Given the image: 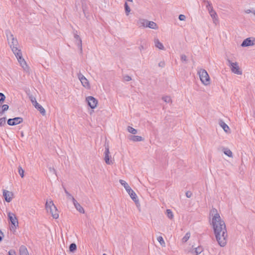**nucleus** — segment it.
Wrapping results in <instances>:
<instances>
[{
	"label": "nucleus",
	"mask_w": 255,
	"mask_h": 255,
	"mask_svg": "<svg viewBox=\"0 0 255 255\" xmlns=\"http://www.w3.org/2000/svg\"><path fill=\"white\" fill-rule=\"evenodd\" d=\"M209 223L213 232L227 228L221 212L215 208H212L210 211Z\"/></svg>",
	"instance_id": "f257e3e1"
},
{
	"label": "nucleus",
	"mask_w": 255,
	"mask_h": 255,
	"mask_svg": "<svg viewBox=\"0 0 255 255\" xmlns=\"http://www.w3.org/2000/svg\"><path fill=\"white\" fill-rule=\"evenodd\" d=\"M128 128H131L130 126H128Z\"/></svg>",
	"instance_id": "4d7b16f0"
},
{
	"label": "nucleus",
	"mask_w": 255,
	"mask_h": 255,
	"mask_svg": "<svg viewBox=\"0 0 255 255\" xmlns=\"http://www.w3.org/2000/svg\"><path fill=\"white\" fill-rule=\"evenodd\" d=\"M180 58L183 63H186L187 62V57L185 54L181 55Z\"/></svg>",
	"instance_id": "4c0bfd02"
},
{
	"label": "nucleus",
	"mask_w": 255,
	"mask_h": 255,
	"mask_svg": "<svg viewBox=\"0 0 255 255\" xmlns=\"http://www.w3.org/2000/svg\"><path fill=\"white\" fill-rule=\"evenodd\" d=\"M8 255H16V254L14 250H10L8 252Z\"/></svg>",
	"instance_id": "a18cd8bd"
},
{
	"label": "nucleus",
	"mask_w": 255,
	"mask_h": 255,
	"mask_svg": "<svg viewBox=\"0 0 255 255\" xmlns=\"http://www.w3.org/2000/svg\"><path fill=\"white\" fill-rule=\"evenodd\" d=\"M1 112H4L8 109V106L7 105H3L1 107Z\"/></svg>",
	"instance_id": "a19ab883"
},
{
	"label": "nucleus",
	"mask_w": 255,
	"mask_h": 255,
	"mask_svg": "<svg viewBox=\"0 0 255 255\" xmlns=\"http://www.w3.org/2000/svg\"><path fill=\"white\" fill-rule=\"evenodd\" d=\"M245 12L247 13H250L252 12V11L250 9H247L245 11Z\"/></svg>",
	"instance_id": "8fccbe9b"
},
{
	"label": "nucleus",
	"mask_w": 255,
	"mask_h": 255,
	"mask_svg": "<svg viewBox=\"0 0 255 255\" xmlns=\"http://www.w3.org/2000/svg\"><path fill=\"white\" fill-rule=\"evenodd\" d=\"M129 140L133 142L141 141L144 140V138L139 135H131L128 136Z\"/></svg>",
	"instance_id": "a211bd4d"
},
{
	"label": "nucleus",
	"mask_w": 255,
	"mask_h": 255,
	"mask_svg": "<svg viewBox=\"0 0 255 255\" xmlns=\"http://www.w3.org/2000/svg\"><path fill=\"white\" fill-rule=\"evenodd\" d=\"M5 99V95L1 93H0V104H2Z\"/></svg>",
	"instance_id": "ea45409f"
},
{
	"label": "nucleus",
	"mask_w": 255,
	"mask_h": 255,
	"mask_svg": "<svg viewBox=\"0 0 255 255\" xmlns=\"http://www.w3.org/2000/svg\"><path fill=\"white\" fill-rule=\"evenodd\" d=\"M50 170L53 172H55V169L53 168H50Z\"/></svg>",
	"instance_id": "603ef678"
},
{
	"label": "nucleus",
	"mask_w": 255,
	"mask_h": 255,
	"mask_svg": "<svg viewBox=\"0 0 255 255\" xmlns=\"http://www.w3.org/2000/svg\"><path fill=\"white\" fill-rule=\"evenodd\" d=\"M222 151L224 153V154L230 158H233L234 154L233 152L231 151L230 149L228 147H223L221 148Z\"/></svg>",
	"instance_id": "f3484780"
},
{
	"label": "nucleus",
	"mask_w": 255,
	"mask_h": 255,
	"mask_svg": "<svg viewBox=\"0 0 255 255\" xmlns=\"http://www.w3.org/2000/svg\"><path fill=\"white\" fill-rule=\"evenodd\" d=\"M5 34L7 37L8 43L13 54L21 51V50L18 48L19 45L17 39L14 37L10 31L9 30H6L5 31Z\"/></svg>",
	"instance_id": "7ed1b4c3"
},
{
	"label": "nucleus",
	"mask_w": 255,
	"mask_h": 255,
	"mask_svg": "<svg viewBox=\"0 0 255 255\" xmlns=\"http://www.w3.org/2000/svg\"><path fill=\"white\" fill-rule=\"evenodd\" d=\"M158 66L161 67H163L165 66V63L164 61H161L158 63Z\"/></svg>",
	"instance_id": "49530a36"
},
{
	"label": "nucleus",
	"mask_w": 255,
	"mask_h": 255,
	"mask_svg": "<svg viewBox=\"0 0 255 255\" xmlns=\"http://www.w3.org/2000/svg\"><path fill=\"white\" fill-rule=\"evenodd\" d=\"M128 131L132 134L133 135H134L135 134H137L138 133L137 130L136 128H128Z\"/></svg>",
	"instance_id": "f704fd0d"
},
{
	"label": "nucleus",
	"mask_w": 255,
	"mask_h": 255,
	"mask_svg": "<svg viewBox=\"0 0 255 255\" xmlns=\"http://www.w3.org/2000/svg\"><path fill=\"white\" fill-rule=\"evenodd\" d=\"M253 12L255 15V10H254Z\"/></svg>",
	"instance_id": "6e6d98bb"
},
{
	"label": "nucleus",
	"mask_w": 255,
	"mask_h": 255,
	"mask_svg": "<svg viewBox=\"0 0 255 255\" xmlns=\"http://www.w3.org/2000/svg\"><path fill=\"white\" fill-rule=\"evenodd\" d=\"M254 44L255 43L254 42V41H252L251 39V38H247L243 41L241 46L242 47H246L249 46H253Z\"/></svg>",
	"instance_id": "6ab92c4d"
},
{
	"label": "nucleus",
	"mask_w": 255,
	"mask_h": 255,
	"mask_svg": "<svg viewBox=\"0 0 255 255\" xmlns=\"http://www.w3.org/2000/svg\"><path fill=\"white\" fill-rule=\"evenodd\" d=\"M192 194L190 192H187L186 193V195L187 198H190L191 197Z\"/></svg>",
	"instance_id": "09e8293b"
},
{
	"label": "nucleus",
	"mask_w": 255,
	"mask_h": 255,
	"mask_svg": "<svg viewBox=\"0 0 255 255\" xmlns=\"http://www.w3.org/2000/svg\"><path fill=\"white\" fill-rule=\"evenodd\" d=\"M14 54L17 58L19 64L23 68V70L25 71L28 70V67L25 61L22 57V54L21 51H20L18 52H16Z\"/></svg>",
	"instance_id": "1a4fd4ad"
},
{
	"label": "nucleus",
	"mask_w": 255,
	"mask_h": 255,
	"mask_svg": "<svg viewBox=\"0 0 255 255\" xmlns=\"http://www.w3.org/2000/svg\"><path fill=\"white\" fill-rule=\"evenodd\" d=\"M127 0L128 1H130V2L132 1V0Z\"/></svg>",
	"instance_id": "5fc2aeb1"
},
{
	"label": "nucleus",
	"mask_w": 255,
	"mask_h": 255,
	"mask_svg": "<svg viewBox=\"0 0 255 255\" xmlns=\"http://www.w3.org/2000/svg\"><path fill=\"white\" fill-rule=\"evenodd\" d=\"M77 249V246L75 243H72L70 245L69 251L71 252H74Z\"/></svg>",
	"instance_id": "c756f323"
},
{
	"label": "nucleus",
	"mask_w": 255,
	"mask_h": 255,
	"mask_svg": "<svg viewBox=\"0 0 255 255\" xmlns=\"http://www.w3.org/2000/svg\"><path fill=\"white\" fill-rule=\"evenodd\" d=\"M223 131L226 134H230L231 133V128H223Z\"/></svg>",
	"instance_id": "37998d69"
},
{
	"label": "nucleus",
	"mask_w": 255,
	"mask_h": 255,
	"mask_svg": "<svg viewBox=\"0 0 255 255\" xmlns=\"http://www.w3.org/2000/svg\"><path fill=\"white\" fill-rule=\"evenodd\" d=\"M166 214L168 219L173 220L174 218V214L170 209H167L166 210Z\"/></svg>",
	"instance_id": "a878e982"
},
{
	"label": "nucleus",
	"mask_w": 255,
	"mask_h": 255,
	"mask_svg": "<svg viewBox=\"0 0 255 255\" xmlns=\"http://www.w3.org/2000/svg\"><path fill=\"white\" fill-rule=\"evenodd\" d=\"M213 233L218 245L221 247H225L227 244L228 239L227 228L216 231L213 232Z\"/></svg>",
	"instance_id": "f03ea898"
},
{
	"label": "nucleus",
	"mask_w": 255,
	"mask_h": 255,
	"mask_svg": "<svg viewBox=\"0 0 255 255\" xmlns=\"http://www.w3.org/2000/svg\"><path fill=\"white\" fill-rule=\"evenodd\" d=\"M228 65L230 67L231 71L237 75H242V71L240 69L237 62H232L230 59H228Z\"/></svg>",
	"instance_id": "6e6552de"
},
{
	"label": "nucleus",
	"mask_w": 255,
	"mask_h": 255,
	"mask_svg": "<svg viewBox=\"0 0 255 255\" xmlns=\"http://www.w3.org/2000/svg\"><path fill=\"white\" fill-rule=\"evenodd\" d=\"M124 6L126 15H128L129 14V12L130 11V8L129 6L128 5V3L127 2H125Z\"/></svg>",
	"instance_id": "7c9ffc66"
},
{
	"label": "nucleus",
	"mask_w": 255,
	"mask_h": 255,
	"mask_svg": "<svg viewBox=\"0 0 255 255\" xmlns=\"http://www.w3.org/2000/svg\"><path fill=\"white\" fill-rule=\"evenodd\" d=\"M104 160L107 165H112L114 163V160L112 158L110 155V152L109 145L105 146V151L104 152Z\"/></svg>",
	"instance_id": "9d476101"
},
{
	"label": "nucleus",
	"mask_w": 255,
	"mask_h": 255,
	"mask_svg": "<svg viewBox=\"0 0 255 255\" xmlns=\"http://www.w3.org/2000/svg\"><path fill=\"white\" fill-rule=\"evenodd\" d=\"M191 236V234L190 232H187L186 233L185 236L182 239V242L184 243L187 242L189 239H190Z\"/></svg>",
	"instance_id": "bb28decb"
},
{
	"label": "nucleus",
	"mask_w": 255,
	"mask_h": 255,
	"mask_svg": "<svg viewBox=\"0 0 255 255\" xmlns=\"http://www.w3.org/2000/svg\"><path fill=\"white\" fill-rule=\"evenodd\" d=\"M7 216L11 224L9 227L10 230L12 232H15L18 227V219L15 214L11 212H7Z\"/></svg>",
	"instance_id": "423d86ee"
},
{
	"label": "nucleus",
	"mask_w": 255,
	"mask_h": 255,
	"mask_svg": "<svg viewBox=\"0 0 255 255\" xmlns=\"http://www.w3.org/2000/svg\"><path fill=\"white\" fill-rule=\"evenodd\" d=\"M20 255H29L28 251L26 248L24 246H21L19 248Z\"/></svg>",
	"instance_id": "b1692460"
},
{
	"label": "nucleus",
	"mask_w": 255,
	"mask_h": 255,
	"mask_svg": "<svg viewBox=\"0 0 255 255\" xmlns=\"http://www.w3.org/2000/svg\"><path fill=\"white\" fill-rule=\"evenodd\" d=\"M162 100L167 103H170L172 102L171 99L170 97L166 96L162 97Z\"/></svg>",
	"instance_id": "473e14b6"
},
{
	"label": "nucleus",
	"mask_w": 255,
	"mask_h": 255,
	"mask_svg": "<svg viewBox=\"0 0 255 255\" xmlns=\"http://www.w3.org/2000/svg\"><path fill=\"white\" fill-rule=\"evenodd\" d=\"M119 182L124 187L125 189L127 192L128 191V190L131 188L130 186L126 181L122 179H120L119 180Z\"/></svg>",
	"instance_id": "5701e85b"
},
{
	"label": "nucleus",
	"mask_w": 255,
	"mask_h": 255,
	"mask_svg": "<svg viewBox=\"0 0 255 255\" xmlns=\"http://www.w3.org/2000/svg\"><path fill=\"white\" fill-rule=\"evenodd\" d=\"M154 44H155V47H156L157 48H158V49H161V50L164 49V47L163 45L162 44V43H161L159 41L158 39H157V38L154 39Z\"/></svg>",
	"instance_id": "4be33fe9"
},
{
	"label": "nucleus",
	"mask_w": 255,
	"mask_h": 255,
	"mask_svg": "<svg viewBox=\"0 0 255 255\" xmlns=\"http://www.w3.org/2000/svg\"><path fill=\"white\" fill-rule=\"evenodd\" d=\"M77 76L83 86L86 89H89L90 88V85L86 78L81 73H79Z\"/></svg>",
	"instance_id": "9b49d317"
},
{
	"label": "nucleus",
	"mask_w": 255,
	"mask_h": 255,
	"mask_svg": "<svg viewBox=\"0 0 255 255\" xmlns=\"http://www.w3.org/2000/svg\"><path fill=\"white\" fill-rule=\"evenodd\" d=\"M6 125L5 118H2L0 119V127H4Z\"/></svg>",
	"instance_id": "58836bf2"
},
{
	"label": "nucleus",
	"mask_w": 255,
	"mask_h": 255,
	"mask_svg": "<svg viewBox=\"0 0 255 255\" xmlns=\"http://www.w3.org/2000/svg\"><path fill=\"white\" fill-rule=\"evenodd\" d=\"M124 79L126 81H129L131 80V78L128 75H125L124 76Z\"/></svg>",
	"instance_id": "79ce46f5"
},
{
	"label": "nucleus",
	"mask_w": 255,
	"mask_h": 255,
	"mask_svg": "<svg viewBox=\"0 0 255 255\" xmlns=\"http://www.w3.org/2000/svg\"><path fill=\"white\" fill-rule=\"evenodd\" d=\"M45 209L47 212L50 214L54 219H57L59 218V216L57 209L51 199L46 200Z\"/></svg>",
	"instance_id": "20e7f679"
},
{
	"label": "nucleus",
	"mask_w": 255,
	"mask_h": 255,
	"mask_svg": "<svg viewBox=\"0 0 255 255\" xmlns=\"http://www.w3.org/2000/svg\"><path fill=\"white\" fill-rule=\"evenodd\" d=\"M218 124L221 128H229L228 126L222 120H218Z\"/></svg>",
	"instance_id": "2f4dec72"
},
{
	"label": "nucleus",
	"mask_w": 255,
	"mask_h": 255,
	"mask_svg": "<svg viewBox=\"0 0 255 255\" xmlns=\"http://www.w3.org/2000/svg\"><path fill=\"white\" fill-rule=\"evenodd\" d=\"M137 25L139 27H149L153 29H158V26L155 22L144 18H139L137 21Z\"/></svg>",
	"instance_id": "39448f33"
},
{
	"label": "nucleus",
	"mask_w": 255,
	"mask_h": 255,
	"mask_svg": "<svg viewBox=\"0 0 255 255\" xmlns=\"http://www.w3.org/2000/svg\"><path fill=\"white\" fill-rule=\"evenodd\" d=\"M20 134H21V136L22 137H23V136H24V132H23V131H21V132H20Z\"/></svg>",
	"instance_id": "3c124183"
},
{
	"label": "nucleus",
	"mask_w": 255,
	"mask_h": 255,
	"mask_svg": "<svg viewBox=\"0 0 255 255\" xmlns=\"http://www.w3.org/2000/svg\"><path fill=\"white\" fill-rule=\"evenodd\" d=\"M2 195L6 202H10L14 198V194L12 191L6 190H2Z\"/></svg>",
	"instance_id": "f8f14e48"
},
{
	"label": "nucleus",
	"mask_w": 255,
	"mask_h": 255,
	"mask_svg": "<svg viewBox=\"0 0 255 255\" xmlns=\"http://www.w3.org/2000/svg\"><path fill=\"white\" fill-rule=\"evenodd\" d=\"M208 10L212 18L214 19H216L217 17V14L215 11L213 9V8L211 7V8H208Z\"/></svg>",
	"instance_id": "393cba45"
},
{
	"label": "nucleus",
	"mask_w": 255,
	"mask_h": 255,
	"mask_svg": "<svg viewBox=\"0 0 255 255\" xmlns=\"http://www.w3.org/2000/svg\"><path fill=\"white\" fill-rule=\"evenodd\" d=\"M198 74L200 80L204 85H208L210 84V77L205 69H200L198 70Z\"/></svg>",
	"instance_id": "0eeeda50"
},
{
	"label": "nucleus",
	"mask_w": 255,
	"mask_h": 255,
	"mask_svg": "<svg viewBox=\"0 0 255 255\" xmlns=\"http://www.w3.org/2000/svg\"><path fill=\"white\" fill-rule=\"evenodd\" d=\"M73 204L74 205V207L77 209V211H78L80 213L84 214L85 213V210L84 208L81 206V205L76 200L75 202H74Z\"/></svg>",
	"instance_id": "412c9836"
},
{
	"label": "nucleus",
	"mask_w": 255,
	"mask_h": 255,
	"mask_svg": "<svg viewBox=\"0 0 255 255\" xmlns=\"http://www.w3.org/2000/svg\"><path fill=\"white\" fill-rule=\"evenodd\" d=\"M186 17L183 14H180L179 16V19L180 20L184 21L185 20Z\"/></svg>",
	"instance_id": "c03bdc74"
},
{
	"label": "nucleus",
	"mask_w": 255,
	"mask_h": 255,
	"mask_svg": "<svg viewBox=\"0 0 255 255\" xmlns=\"http://www.w3.org/2000/svg\"><path fill=\"white\" fill-rule=\"evenodd\" d=\"M157 240L158 242H159V243L160 244V245L162 247H165L166 244H165V242L164 240H163V238H162V236L158 237L157 238Z\"/></svg>",
	"instance_id": "cd10ccee"
},
{
	"label": "nucleus",
	"mask_w": 255,
	"mask_h": 255,
	"mask_svg": "<svg viewBox=\"0 0 255 255\" xmlns=\"http://www.w3.org/2000/svg\"><path fill=\"white\" fill-rule=\"evenodd\" d=\"M203 251V249L202 247H198L194 249V253L196 255H200Z\"/></svg>",
	"instance_id": "c85d7f7f"
},
{
	"label": "nucleus",
	"mask_w": 255,
	"mask_h": 255,
	"mask_svg": "<svg viewBox=\"0 0 255 255\" xmlns=\"http://www.w3.org/2000/svg\"><path fill=\"white\" fill-rule=\"evenodd\" d=\"M66 195L67 196V198L69 199V200H71L72 202L73 203L74 202H75L76 201L75 199L74 198V197L71 194H70L67 191H66Z\"/></svg>",
	"instance_id": "72a5a7b5"
},
{
	"label": "nucleus",
	"mask_w": 255,
	"mask_h": 255,
	"mask_svg": "<svg viewBox=\"0 0 255 255\" xmlns=\"http://www.w3.org/2000/svg\"><path fill=\"white\" fill-rule=\"evenodd\" d=\"M4 237V235L1 231L0 230V242L2 241L3 238Z\"/></svg>",
	"instance_id": "de8ad7c7"
},
{
	"label": "nucleus",
	"mask_w": 255,
	"mask_h": 255,
	"mask_svg": "<svg viewBox=\"0 0 255 255\" xmlns=\"http://www.w3.org/2000/svg\"><path fill=\"white\" fill-rule=\"evenodd\" d=\"M142 48H143V46H141L140 47V49L141 50V49H142Z\"/></svg>",
	"instance_id": "864d4df0"
},
{
	"label": "nucleus",
	"mask_w": 255,
	"mask_h": 255,
	"mask_svg": "<svg viewBox=\"0 0 255 255\" xmlns=\"http://www.w3.org/2000/svg\"><path fill=\"white\" fill-rule=\"evenodd\" d=\"M128 194L129 195L131 199L133 200V201L135 203L137 207L140 206V203L139 201V199L135 193V192L131 189V188L128 190V191L127 192Z\"/></svg>",
	"instance_id": "ddd939ff"
},
{
	"label": "nucleus",
	"mask_w": 255,
	"mask_h": 255,
	"mask_svg": "<svg viewBox=\"0 0 255 255\" xmlns=\"http://www.w3.org/2000/svg\"><path fill=\"white\" fill-rule=\"evenodd\" d=\"M74 38L76 39V44H77L78 48L80 49L81 52L82 51V40L80 38V36L77 34H74Z\"/></svg>",
	"instance_id": "aec40b11"
},
{
	"label": "nucleus",
	"mask_w": 255,
	"mask_h": 255,
	"mask_svg": "<svg viewBox=\"0 0 255 255\" xmlns=\"http://www.w3.org/2000/svg\"><path fill=\"white\" fill-rule=\"evenodd\" d=\"M18 173H19V175H20V176L21 177V178H23L24 177V171L22 168L21 167H18Z\"/></svg>",
	"instance_id": "e433bc0d"
},
{
	"label": "nucleus",
	"mask_w": 255,
	"mask_h": 255,
	"mask_svg": "<svg viewBox=\"0 0 255 255\" xmlns=\"http://www.w3.org/2000/svg\"><path fill=\"white\" fill-rule=\"evenodd\" d=\"M203 1L204 3H207L206 8H207V9L208 10V8H211V7H213V6H212V3L210 1H209L208 0H203Z\"/></svg>",
	"instance_id": "c9c22d12"
},
{
	"label": "nucleus",
	"mask_w": 255,
	"mask_h": 255,
	"mask_svg": "<svg viewBox=\"0 0 255 255\" xmlns=\"http://www.w3.org/2000/svg\"><path fill=\"white\" fill-rule=\"evenodd\" d=\"M22 118L16 117L13 119H9L7 121V124L9 126H15L22 122Z\"/></svg>",
	"instance_id": "dca6fc26"
},
{
	"label": "nucleus",
	"mask_w": 255,
	"mask_h": 255,
	"mask_svg": "<svg viewBox=\"0 0 255 255\" xmlns=\"http://www.w3.org/2000/svg\"><path fill=\"white\" fill-rule=\"evenodd\" d=\"M31 103L33 105V106H34V107L38 110L40 112V113L42 115H45V109L42 107V106L41 105H40V104H39L35 98H34V99H31Z\"/></svg>",
	"instance_id": "4468645a"
},
{
	"label": "nucleus",
	"mask_w": 255,
	"mask_h": 255,
	"mask_svg": "<svg viewBox=\"0 0 255 255\" xmlns=\"http://www.w3.org/2000/svg\"><path fill=\"white\" fill-rule=\"evenodd\" d=\"M103 255H107L106 254H104Z\"/></svg>",
	"instance_id": "13d9d810"
},
{
	"label": "nucleus",
	"mask_w": 255,
	"mask_h": 255,
	"mask_svg": "<svg viewBox=\"0 0 255 255\" xmlns=\"http://www.w3.org/2000/svg\"><path fill=\"white\" fill-rule=\"evenodd\" d=\"M88 104L91 109H94L97 107L98 101L92 96H89L86 98Z\"/></svg>",
	"instance_id": "2eb2a0df"
}]
</instances>
